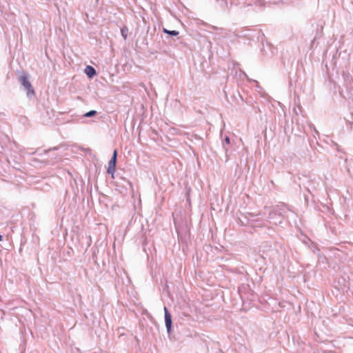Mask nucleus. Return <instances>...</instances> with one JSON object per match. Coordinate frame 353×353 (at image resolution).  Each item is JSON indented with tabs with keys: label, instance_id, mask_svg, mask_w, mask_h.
I'll list each match as a JSON object with an SVG mask.
<instances>
[{
	"label": "nucleus",
	"instance_id": "1",
	"mask_svg": "<svg viewBox=\"0 0 353 353\" xmlns=\"http://www.w3.org/2000/svg\"><path fill=\"white\" fill-rule=\"evenodd\" d=\"M28 77L29 74L27 72H23L19 77L18 81L21 84L23 90L26 92L27 97L32 99L35 96V92Z\"/></svg>",
	"mask_w": 353,
	"mask_h": 353
},
{
	"label": "nucleus",
	"instance_id": "2",
	"mask_svg": "<svg viewBox=\"0 0 353 353\" xmlns=\"http://www.w3.org/2000/svg\"><path fill=\"white\" fill-rule=\"evenodd\" d=\"M54 117V111L49 107L43 106V110L40 114V121L43 124H48L50 123L51 119Z\"/></svg>",
	"mask_w": 353,
	"mask_h": 353
},
{
	"label": "nucleus",
	"instance_id": "3",
	"mask_svg": "<svg viewBox=\"0 0 353 353\" xmlns=\"http://www.w3.org/2000/svg\"><path fill=\"white\" fill-rule=\"evenodd\" d=\"M117 161V150H114L112 156L110 160L108 162V168L107 170V173L110 174L112 175V178H114V174L115 172L116 165Z\"/></svg>",
	"mask_w": 353,
	"mask_h": 353
},
{
	"label": "nucleus",
	"instance_id": "4",
	"mask_svg": "<svg viewBox=\"0 0 353 353\" xmlns=\"http://www.w3.org/2000/svg\"><path fill=\"white\" fill-rule=\"evenodd\" d=\"M165 324L168 334L170 335L172 330V316L166 307H164Z\"/></svg>",
	"mask_w": 353,
	"mask_h": 353
},
{
	"label": "nucleus",
	"instance_id": "5",
	"mask_svg": "<svg viewBox=\"0 0 353 353\" xmlns=\"http://www.w3.org/2000/svg\"><path fill=\"white\" fill-rule=\"evenodd\" d=\"M84 72L90 79L97 74L96 70L91 65H87L84 70Z\"/></svg>",
	"mask_w": 353,
	"mask_h": 353
},
{
	"label": "nucleus",
	"instance_id": "6",
	"mask_svg": "<svg viewBox=\"0 0 353 353\" xmlns=\"http://www.w3.org/2000/svg\"><path fill=\"white\" fill-rule=\"evenodd\" d=\"M163 33L168 34L172 37H176L179 34V32L176 30H169L165 28H163Z\"/></svg>",
	"mask_w": 353,
	"mask_h": 353
},
{
	"label": "nucleus",
	"instance_id": "7",
	"mask_svg": "<svg viewBox=\"0 0 353 353\" xmlns=\"http://www.w3.org/2000/svg\"><path fill=\"white\" fill-rule=\"evenodd\" d=\"M98 114L96 110H90L83 114L84 117H93Z\"/></svg>",
	"mask_w": 353,
	"mask_h": 353
},
{
	"label": "nucleus",
	"instance_id": "8",
	"mask_svg": "<svg viewBox=\"0 0 353 353\" xmlns=\"http://www.w3.org/2000/svg\"><path fill=\"white\" fill-rule=\"evenodd\" d=\"M128 29L126 26L123 27L121 29V33L123 39L125 40L128 37Z\"/></svg>",
	"mask_w": 353,
	"mask_h": 353
},
{
	"label": "nucleus",
	"instance_id": "9",
	"mask_svg": "<svg viewBox=\"0 0 353 353\" xmlns=\"http://www.w3.org/2000/svg\"><path fill=\"white\" fill-rule=\"evenodd\" d=\"M230 139L228 137H225L223 141V147L225 152L228 151V148L226 147V145H230Z\"/></svg>",
	"mask_w": 353,
	"mask_h": 353
},
{
	"label": "nucleus",
	"instance_id": "10",
	"mask_svg": "<svg viewBox=\"0 0 353 353\" xmlns=\"http://www.w3.org/2000/svg\"><path fill=\"white\" fill-rule=\"evenodd\" d=\"M317 353H335V352H332V351H327V350H318Z\"/></svg>",
	"mask_w": 353,
	"mask_h": 353
},
{
	"label": "nucleus",
	"instance_id": "11",
	"mask_svg": "<svg viewBox=\"0 0 353 353\" xmlns=\"http://www.w3.org/2000/svg\"><path fill=\"white\" fill-rule=\"evenodd\" d=\"M263 2H264V1H263V0H256L255 3L256 4H259V5L261 6V5H263L264 4Z\"/></svg>",
	"mask_w": 353,
	"mask_h": 353
},
{
	"label": "nucleus",
	"instance_id": "12",
	"mask_svg": "<svg viewBox=\"0 0 353 353\" xmlns=\"http://www.w3.org/2000/svg\"><path fill=\"white\" fill-rule=\"evenodd\" d=\"M216 1H217L218 2H219V1H221V3H224L225 5H226V4H227V2H226V1H225V0H216Z\"/></svg>",
	"mask_w": 353,
	"mask_h": 353
},
{
	"label": "nucleus",
	"instance_id": "13",
	"mask_svg": "<svg viewBox=\"0 0 353 353\" xmlns=\"http://www.w3.org/2000/svg\"><path fill=\"white\" fill-rule=\"evenodd\" d=\"M128 184L129 185L130 188H132V184L130 181H128Z\"/></svg>",
	"mask_w": 353,
	"mask_h": 353
},
{
	"label": "nucleus",
	"instance_id": "14",
	"mask_svg": "<svg viewBox=\"0 0 353 353\" xmlns=\"http://www.w3.org/2000/svg\"><path fill=\"white\" fill-rule=\"evenodd\" d=\"M2 239H3V236L0 235V241H2Z\"/></svg>",
	"mask_w": 353,
	"mask_h": 353
}]
</instances>
